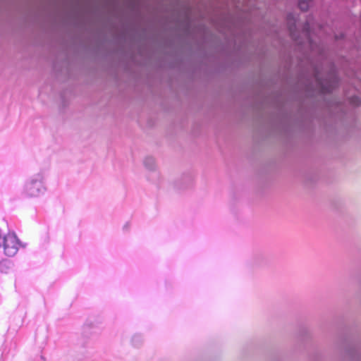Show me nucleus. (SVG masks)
<instances>
[{
  "instance_id": "obj_1",
  "label": "nucleus",
  "mask_w": 361,
  "mask_h": 361,
  "mask_svg": "<svg viewBox=\"0 0 361 361\" xmlns=\"http://www.w3.org/2000/svg\"><path fill=\"white\" fill-rule=\"evenodd\" d=\"M317 82L319 89L323 92H329L336 87L338 83V79L335 75H331L324 80L317 79Z\"/></svg>"
},
{
  "instance_id": "obj_2",
  "label": "nucleus",
  "mask_w": 361,
  "mask_h": 361,
  "mask_svg": "<svg viewBox=\"0 0 361 361\" xmlns=\"http://www.w3.org/2000/svg\"><path fill=\"white\" fill-rule=\"evenodd\" d=\"M41 187V183L32 182L27 185V190L30 195L35 196L37 195V192L39 191Z\"/></svg>"
},
{
  "instance_id": "obj_3",
  "label": "nucleus",
  "mask_w": 361,
  "mask_h": 361,
  "mask_svg": "<svg viewBox=\"0 0 361 361\" xmlns=\"http://www.w3.org/2000/svg\"><path fill=\"white\" fill-rule=\"evenodd\" d=\"M312 0H300L298 6L302 11H307L310 7Z\"/></svg>"
},
{
  "instance_id": "obj_4",
  "label": "nucleus",
  "mask_w": 361,
  "mask_h": 361,
  "mask_svg": "<svg viewBox=\"0 0 361 361\" xmlns=\"http://www.w3.org/2000/svg\"><path fill=\"white\" fill-rule=\"evenodd\" d=\"M145 165L147 166V168L152 169L153 166H154V160L152 158H147L145 159Z\"/></svg>"
},
{
  "instance_id": "obj_5",
  "label": "nucleus",
  "mask_w": 361,
  "mask_h": 361,
  "mask_svg": "<svg viewBox=\"0 0 361 361\" xmlns=\"http://www.w3.org/2000/svg\"><path fill=\"white\" fill-rule=\"evenodd\" d=\"M293 20V21H294V22H295V19L293 18V17L292 16H290H290H288V24H289V26H290V32H293L292 27H291V25H290V23H291V20Z\"/></svg>"
}]
</instances>
